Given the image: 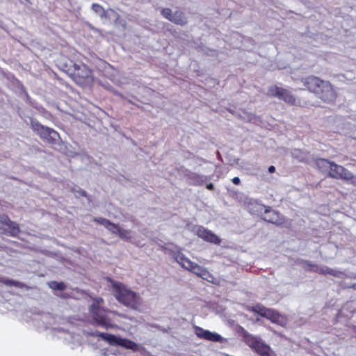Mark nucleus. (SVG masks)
I'll use <instances>...</instances> for the list:
<instances>
[{"label":"nucleus","instance_id":"1","mask_svg":"<svg viewBox=\"0 0 356 356\" xmlns=\"http://www.w3.org/2000/svg\"><path fill=\"white\" fill-rule=\"evenodd\" d=\"M301 82L307 90L314 93L317 98L325 103H334L337 98V92L329 81L321 79L314 75H309L302 78Z\"/></svg>","mask_w":356,"mask_h":356},{"label":"nucleus","instance_id":"2","mask_svg":"<svg viewBox=\"0 0 356 356\" xmlns=\"http://www.w3.org/2000/svg\"><path fill=\"white\" fill-rule=\"evenodd\" d=\"M111 283L112 293L115 299L123 305L134 310H137L142 305L140 296L128 288L124 284L107 278Z\"/></svg>","mask_w":356,"mask_h":356},{"label":"nucleus","instance_id":"3","mask_svg":"<svg viewBox=\"0 0 356 356\" xmlns=\"http://www.w3.org/2000/svg\"><path fill=\"white\" fill-rule=\"evenodd\" d=\"M66 72L76 84L83 88L90 86L95 80L92 70L83 63H74Z\"/></svg>","mask_w":356,"mask_h":356},{"label":"nucleus","instance_id":"4","mask_svg":"<svg viewBox=\"0 0 356 356\" xmlns=\"http://www.w3.org/2000/svg\"><path fill=\"white\" fill-rule=\"evenodd\" d=\"M316 166L321 169H329L328 176L330 177L342 179L345 181H350L352 184H356V177L343 166L338 165L328 159L319 158L316 160Z\"/></svg>","mask_w":356,"mask_h":356},{"label":"nucleus","instance_id":"5","mask_svg":"<svg viewBox=\"0 0 356 356\" xmlns=\"http://www.w3.org/2000/svg\"><path fill=\"white\" fill-rule=\"evenodd\" d=\"M104 300L101 297L92 298V302L89 307V312L95 323L106 329L113 327L109 314L113 313L110 309L104 307Z\"/></svg>","mask_w":356,"mask_h":356},{"label":"nucleus","instance_id":"6","mask_svg":"<svg viewBox=\"0 0 356 356\" xmlns=\"http://www.w3.org/2000/svg\"><path fill=\"white\" fill-rule=\"evenodd\" d=\"M243 340L259 356H277L270 346L266 344L259 337L252 335L245 331L243 334Z\"/></svg>","mask_w":356,"mask_h":356},{"label":"nucleus","instance_id":"7","mask_svg":"<svg viewBox=\"0 0 356 356\" xmlns=\"http://www.w3.org/2000/svg\"><path fill=\"white\" fill-rule=\"evenodd\" d=\"M268 95L271 97H276L290 106H300V100L289 90L279 87L277 85H273L268 88Z\"/></svg>","mask_w":356,"mask_h":356},{"label":"nucleus","instance_id":"8","mask_svg":"<svg viewBox=\"0 0 356 356\" xmlns=\"http://www.w3.org/2000/svg\"><path fill=\"white\" fill-rule=\"evenodd\" d=\"M250 310L252 312L268 319L273 323H275L281 326H284L286 323L287 320L284 316L280 314L277 311L271 308H267L261 304L255 305Z\"/></svg>","mask_w":356,"mask_h":356},{"label":"nucleus","instance_id":"9","mask_svg":"<svg viewBox=\"0 0 356 356\" xmlns=\"http://www.w3.org/2000/svg\"><path fill=\"white\" fill-rule=\"evenodd\" d=\"M31 126L32 129L36 132L41 138L46 140L51 144L56 143L58 134L55 130L42 125L37 120H32L31 121Z\"/></svg>","mask_w":356,"mask_h":356},{"label":"nucleus","instance_id":"10","mask_svg":"<svg viewBox=\"0 0 356 356\" xmlns=\"http://www.w3.org/2000/svg\"><path fill=\"white\" fill-rule=\"evenodd\" d=\"M0 229L8 236L16 237L21 232L19 225L10 220L7 214H0Z\"/></svg>","mask_w":356,"mask_h":356},{"label":"nucleus","instance_id":"11","mask_svg":"<svg viewBox=\"0 0 356 356\" xmlns=\"http://www.w3.org/2000/svg\"><path fill=\"white\" fill-rule=\"evenodd\" d=\"M304 265V268L306 270L309 272H314L321 275H330L336 277H339L343 274L341 271L337 270L328 267H321L317 264H314L307 260H301L300 262Z\"/></svg>","mask_w":356,"mask_h":356},{"label":"nucleus","instance_id":"12","mask_svg":"<svg viewBox=\"0 0 356 356\" xmlns=\"http://www.w3.org/2000/svg\"><path fill=\"white\" fill-rule=\"evenodd\" d=\"M264 213L263 220L276 225H282L285 222L284 217L278 211L272 209L270 206H264Z\"/></svg>","mask_w":356,"mask_h":356},{"label":"nucleus","instance_id":"13","mask_svg":"<svg viewBox=\"0 0 356 356\" xmlns=\"http://www.w3.org/2000/svg\"><path fill=\"white\" fill-rule=\"evenodd\" d=\"M195 234L198 237L211 243L219 245L221 242V239L217 235L203 226H197Z\"/></svg>","mask_w":356,"mask_h":356},{"label":"nucleus","instance_id":"14","mask_svg":"<svg viewBox=\"0 0 356 356\" xmlns=\"http://www.w3.org/2000/svg\"><path fill=\"white\" fill-rule=\"evenodd\" d=\"M194 330L195 334L200 339H203L213 342H220L222 340V338L220 334L216 332H211L209 330H204L201 327L195 326Z\"/></svg>","mask_w":356,"mask_h":356},{"label":"nucleus","instance_id":"15","mask_svg":"<svg viewBox=\"0 0 356 356\" xmlns=\"http://www.w3.org/2000/svg\"><path fill=\"white\" fill-rule=\"evenodd\" d=\"M187 178L191 181V184L194 186H202L207 180V177L200 175L197 173L188 172L186 174Z\"/></svg>","mask_w":356,"mask_h":356},{"label":"nucleus","instance_id":"16","mask_svg":"<svg viewBox=\"0 0 356 356\" xmlns=\"http://www.w3.org/2000/svg\"><path fill=\"white\" fill-rule=\"evenodd\" d=\"M175 259L182 268L188 270H189L194 263L181 252H178L175 254Z\"/></svg>","mask_w":356,"mask_h":356},{"label":"nucleus","instance_id":"17","mask_svg":"<svg viewBox=\"0 0 356 356\" xmlns=\"http://www.w3.org/2000/svg\"><path fill=\"white\" fill-rule=\"evenodd\" d=\"M93 335L100 337L103 340L107 341L110 345H118V343L119 337L114 334L106 332H96Z\"/></svg>","mask_w":356,"mask_h":356},{"label":"nucleus","instance_id":"18","mask_svg":"<svg viewBox=\"0 0 356 356\" xmlns=\"http://www.w3.org/2000/svg\"><path fill=\"white\" fill-rule=\"evenodd\" d=\"M118 346L133 350H136L138 347V345L134 341L121 337H119Z\"/></svg>","mask_w":356,"mask_h":356},{"label":"nucleus","instance_id":"19","mask_svg":"<svg viewBox=\"0 0 356 356\" xmlns=\"http://www.w3.org/2000/svg\"><path fill=\"white\" fill-rule=\"evenodd\" d=\"M170 22L181 26L187 23L186 18L184 17V13L180 11H176L173 13Z\"/></svg>","mask_w":356,"mask_h":356},{"label":"nucleus","instance_id":"20","mask_svg":"<svg viewBox=\"0 0 356 356\" xmlns=\"http://www.w3.org/2000/svg\"><path fill=\"white\" fill-rule=\"evenodd\" d=\"M201 277L202 279L210 282V283H212L213 284H216V285H219L220 284V280L219 279L215 277L213 274H211L208 270L207 268H205L204 270L203 271V273H202L201 276L200 277Z\"/></svg>","mask_w":356,"mask_h":356},{"label":"nucleus","instance_id":"21","mask_svg":"<svg viewBox=\"0 0 356 356\" xmlns=\"http://www.w3.org/2000/svg\"><path fill=\"white\" fill-rule=\"evenodd\" d=\"M0 282L4 284L6 286H15V287H19V288H22L23 286L22 283H21L19 281L14 280L1 278V279H0Z\"/></svg>","mask_w":356,"mask_h":356},{"label":"nucleus","instance_id":"22","mask_svg":"<svg viewBox=\"0 0 356 356\" xmlns=\"http://www.w3.org/2000/svg\"><path fill=\"white\" fill-rule=\"evenodd\" d=\"M205 268H206L201 266L194 262L188 271H191L200 277Z\"/></svg>","mask_w":356,"mask_h":356},{"label":"nucleus","instance_id":"23","mask_svg":"<svg viewBox=\"0 0 356 356\" xmlns=\"http://www.w3.org/2000/svg\"><path fill=\"white\" fill-rule=\"evenodd\" d=\"M117 234L119 236V237L121 239H123V240L128 241V240H130L131 238V231L130 230H127V229H122L121 227L119 229V231L117 233Z\"/></svg>","mask_w":356,"mask_h":356},{"label":"nucleus","instance_id":"24","mask_svg":"<svg viewBox=\"0 0 356 356\" xmlns=\"http://www.w3.org/2000/svg\"><path fill=\"white\" fill-rule=\"evenodd\" d=\"M92 9L95 13L98 14L102 17L106 15V11L104 8L98 3H93L92 5Z\"/></svg>","mask_w":356,"mask_h":356},{"label":"nucleus","instance_id":"25","mask_svg":"<svg viewBox=\"0 0 356 356\" xmlns=\"http://www.w3.org/2000/svg\"><path fill=\"white\" fill-rule=\"evenodd\" d=\"M49 286L54 290L64 291L66 289V285L63 282L53 281L49 284Z\"/></svg>","mask_w":356,"mask_h":356},{"label":"nucleus","instance_id":"26","mask_svg":"<svg viewBox=\"0 0 356 356\" xmlns=\"http://www.w3.org/2000/svg\"><path fill=\"white\" fill-rule=\"evenodd\" d=\"M106 229L112 233L117 234L120 227L118 225L110 221V224L107 226Z\"/></svg>","mask_w":356,"mask_h":356},{"label":"nucleus","instance_id":"27","mask_svg":"<svg viewBox=\"0 0 356 356\" xmlns=\"http://www.w3.org/2000/svg\"><path fill=\"white\" fill-rule=\"evenodd\" d=\"M161 15L166 19H168V20H171L172 19V10L170 9V8H163L161 10Z\"/></svg>","mask_w":356,"mask_h":356},{"label":"nucleus","instance_id":"28","mask_svg":"<svg viewBox=\"0 0 356 356\" xmlns=\"http://www.w3.org/2000/svg\"><path fill=\"white\" fill-rule=\"evenodd\" d=\"M93 220L98 224L102 225L106 228L110 224V220L104 218H95Z\"/></svg>","mask_w":356,"mask_h":356},{"label":"nucleus","instance_id":"29","mask_svg":"<svg viewBox=\"0 0 356 356\" xmlns=\"http://www.w3.org/2000/svg\"><path fill=\"white\" fill-rule=\"evenodd\" d=\"M232 181L235 185H238L241 183L239 177H235L232 179Z\"/></svg>","mask_w":356,"mask_h":356},{"label":"nucleus","instance_id":"30","mask_svg":"<svg viewBox=\"0 0 356 356\" xmlns=\"http://www.w3.org/2000/svg\"><path fill=\"white\" fill-rule=\"evenodd\" d=\"M206 188L209 191H213L214 189V186L212 183L207 184Z\"/></svg>","mask_w":356,"mask_h":356},{"label":"nucleus","instance_id":"31","mask_svg":"<svg viewBox=\"0 0 356 356\" xmlns=\"http://www.w3.org/2000/svg\"><path fill=\"white\" fill-rule=\"evenodd\" d=\"M268 172L270 173H273L275 172V167L274 165H270L269 168H268Z\"/></svg>","mask_w":356,"mask_h":356},{"label":"nucleus","instance_id":"32","mask_svg":"<svg viewBox=\"0 0 356 356\" xmlns=\"http://www.w3.org/2000/svg\"><path fill=\"white\" fill-rule=\"evenodd\" d=\"M79 193L81 195H82L83 197H86V195H87V193L85 191H80Z\"/></svg>","mask_w":356,"mask_h":356},{"label":"nucleus","instance_id":"33","mask_svg":"<svg viewBox=\"0 0 356 356\" xmlns=\"http://www.w3.org/2000/svg\"><path fill=\"white\" fill-rule=\"evenodd\" d=\"M28 3H31L29 0H25Z\"/></svg>","mask_w":356,"mask_h":356}]
</instances>
